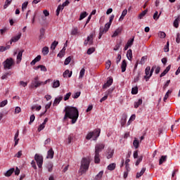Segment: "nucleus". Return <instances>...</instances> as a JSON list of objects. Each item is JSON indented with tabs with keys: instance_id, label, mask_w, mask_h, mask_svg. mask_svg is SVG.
Here are the masks:
<instances>
[{
	"instance_id": "obj_1",
	"label": "nucleus",
	"mask_w": 180,
	"mask_h": 180,
	"mask_svg": "<svg viewBox=\"0 0 180 180\" xmlns=\"http://www.w3.org/2000/svg\"><path fill=\"white\" fill-rule=\"evenodd\" d=\"M63 112H65L63 121H65L68 118L72 120V124H74L78 120V117H79V112L78 111V108L74 106H65Z\"/></svg>"
},
{
	"instance_id": "obj_2",
	"label": "nucleus",
	"mask_w": 180,
	"mask_h": 180,
	"mask_svg": "<svg viewBox=\"0 0 180 180\" xmlns=\"http://www.w3.org/2000/svg\"><path fill=\"white\" fill-rule=\"evenodd\" d=\"M100 135H101V129L98 128L94 129L92 131H89L86 136V139L91 140L92 139L93 141H96Z\"/></svg>"
},
{
	"instance_id": "obj_3",
	"label": "nucleus",
	"mask_w": 180,
	"mask_h": 180,
	"mask_svg": "<svg viewBox=\"0 0 180 180\" xmlns=\"http://www.w3.org/2000/svg\"><path fill=\"white\" fill-rule=\"evenodd\" d=\"M90 163L91 162H89V160L86 158H83V159H82L80 166V172L82 174L85 173L88 170Z\"/></svg>"
},
{
	"instance_id": "obj_4",
	"label": "nucleus",
	"mask_w": 180,
	"mask_h": 180,
	"mask_svg": "<svg viewBox=\"0 0 180 180\" xmlns=\"http://www.w3.org/2000/svg\"><path fill=\"white\" fill-rule=\"evenodd\" d=\"M15 64V62L13 58H8L3 62L4 68L5 70H11Z\"/></svg>"
},
{
	"instance_id": "obj_5",
	"label": "nucleus",
	"mask_w": 180,
	"mask_h": 180,
	"mask_svg": "<svg viewBox=\"0 0 180 180\" xmlns=\"http://www.w3.org/2000/svg\"><path fill=\"white\" fill-rule=\"evenodd\" d=\"M34 160L37 162V165L39 169L42 168L44 164V156L42 155H39V153H36L34 155Z\"/></svg>"
},
{
	"instance_id": "obj_6",
	"label": "nucleus",
	"mask_w": 180,
	"mask_h": 180,
	"mask_svg": "<svg viewBox=\"0 0 180 180\" xmlns=\"http://www.w3.org/2000/svg\"><path fill=\"white\" fill-rule=\"evenodd\" d=\"M32 87L37 89L41 86V81H39V76H36L31 83Z\"/></svg>"
},
{
	"instance_id": "obj_7",
	"label": "nucleus",
	"mask_w": 180,
	"mask_h": 180,
	"mask_svg": "<svg viewBox=\"0 0 180 180\" xmlns=\"http://www.w3.org/2000/svg\"><path fill=\"white\" fill-rule=\"evenodd\" d=\"M88 44L90 46L94 44V34H91L89 36L87 37L86 39L84 40V45L88 46Z\"/></svg>"
},
{
	"instance_id": "obj_8",
	"label": "nucleus",
	"mask_w": 180,
	"mask_h": 180,
	"mask_svg": "<svg viewBox=\"0 0 180 180\" xmlns=\"http://www.w3.org/2000/svg\"><path fill=\"white\" fill-rule=\"evenodd\" d=\"M105 148V144L102 143H96L95 146V153L99 154Z\"/></svg>"
},
{
	"instance_id": "obj_9",
	"label": "nucleus",
	"mask_w": 180,
	"mask_h": 180,
	"mask_svg": "<svg viewBox=\"0 0 180 180\" xmlns=\"http://www.w3.org/2000/svg\"><path fill=\"white\" fill-rule=\"evenodd\" d=\"M113 84V78L108 77L107 82L103 85V89H106Z\"/></svg>"
},
{
	"instance_id": "obj_10",
	"label": "nucleus",
	"mask_w": 180,
	"mask_h": 180,
	"mask_svg": "<svg viewBox=\"0 0 180 180\" xmlns=\"http://www.w3.org/2000/svg\"><path fill=\"white\" fill-rule=\"evenodd\" d=\"M150 66H147L146 68L145 69L146 75L144 76V79H146V82H148L149 79L152 77V76H150Z\"/></svg>"
},
{
	"instance_id": "obj_11",
	"label": "nucleus",
	"mask_w": 180,
	"mask_h": 180,
	"mask_svg": "<svg viewBox=\"0 0 180 180\" xmlns=\"http://www.w3.org/2000/svg\"><path fill=\"white\" fill-rule=\"evenodd\" d=\"M106 32H108V29L103 27H100L98 39H101L103 34H106Z\"/></svg>"
},
{
	"instance_id": "obj_12",
	"label": "nucleus",
	"mask_w": 180,
	"mask_h": 180,
	"mask_svg": "<svg viewBox=\"0 0 180 180\" xmlns=\"http://www.w3.org/2000/svg\"><path fill=\"white\" fill-rule=\"evenodd\" d=\"M54 154H55V152H54L53 148H51V149H49V150H48V152H47L46 158L47 159H53L54 158Z\"/></svg>"
},
{
	"instance_id": "obj_13",
	"label": "nucleus",
	"mask_w": 180,
	"mask_h": 180,
	"mask_svg": "<svg viewBox=\"0 0 180 180\" xmlns=\"http://www.w3.org/2000/svg\"><path fill=\"white\" fill-rule=\"evenodd\" d=\"M79 30L78 29V27H73L70 32V34L72 36H77V35H79Z\"/></svg>"
},
{
	"instance_id": "obj_14",
	"label": "nucleus",
	"mask_w": 180,
	"mask_h": 180,
	"mask_svg": "<svg viewBox=\"0 0 180 180\" xmlns=\"http://www.w3.org/2000/svg\"><path fill=\"white\" fill-rule=\"evenodd\" d=\"M23 53H24V50L20 51L18 52L16 58L18 64H19L22 61Z\"/></svg>"
},
{
	"instance_id": "obj_15",
	"label": "nucleus",
	"mask_w": 180,
	"mask_h": 180,
	"mask_svg": "<svg viewBox=\"0 0 180 180\" xmlns=\"http://www.w3.org/2000/svg\"><path fill=\"white\" fill-rule=\"evenodd\" d=\"M63 96H58L54 101H53V105H58L60 104V103L63 101Z\"/></svg>"
},
{
	"instance_id": "obj_16",
	"label": "nucleus",
	"mask_w": 180,
	"mask_h": 180,
	"mask_svg": "<svg viewBox=\"0 0 180 180\" xmlns=\"http://www.w3.org/2000/svg\"><path fill=\"white\" fill-rule=\"evenodd\" d=\"M21 37H22V32H18V35L12 37L11 41L15 43L21 39Z\"/></svg>"
},
{
	"instance_id": "obj_17",
	"label": "nucleus",
	"mask_w": 180,
	"mask_h": 180,
	"mask_svg": "<svg viewBox=\"0 0 180 180\" xmlns=\"http://www.w3.org/2000/svg\"><path fill=\"white\" fill-rule=\"evenodd\" d=\"M63 76L64 78H70L71 76H72V71H70V70H66L63 74Z\"/></svg>"
},
{
	"instance_id": "obj_18",
	"label": "nucleus",
	"mask_w": 180,
	"mask_h": 180,
	"mask_svg": "<svg viewBox=\"0 0 180 180\" xmlns=\"http://www.w3.org/2000/svg\"><path fill=\"white\" fill-rule=\"evenodd\" d=\"M179 22H180V15H179L177 17H175V20L173 22V26L177 29L179 27Z\"/></svg>"
},
{
	"instance_id": "obj_19",
	"label": "nucleus",
	"mask_w": 180,
	"mask_h": 180,
	"mask_svg": "<svg viewBox=\"0 0 180 180\" xmlns=\"http://www.w3.org/2000/svg\"><path fill=\"white\" fill-rule=\"evenodd\" d=\"M18 137H19V130L17 131V132L15 134V136H14V141H15L14 146H18L19 143L20 139H18Z\"/></svg>"
},
{
	"instance_id": "obj_20",
	"label": "nucleus",
	"mask_w": 180,
	"mask_h": 180,
	"mask_svg": "<svg viewBox=\"0 0 180 180\" xmlns=\"http://www.w3.org/2000/svg\"><path fill=\"white\" fill-rule=\"evenodd\" d=\"M39 32H40V34H39V40H41L44 38L46 30L45 28L42 27L40 29Z\"/></svg>"
},
{
	"instance_id": "obj_21",
	"label": "nucleus",
	"mask_w": 180,
	"mask_h": 180,
	"mask_svg": "<svg viewBox=\"0 0 180 180\" xmlns=\"http://www.w3.org/2000/svg\"><path fill=\"white\" fill-rule=\"evenodd\" d=\"M127 58L129 60L131 61L133 59V51L131 49H129L127 52Z\"/></svg>"
},
{
	"instance_id": "obj_22",
	"label": "nucleus",
	"mask_w": 180,
	"mask_h": 180,
	"mask_svg": "<svg viewBox=\"0 0 180 180\" xmlns=\"http://www.w3.org/2000/svg\"><path fill=\"white\" fill-rule=\"evenodd\" d=\"M39 69H40L41 72H47V68L44 65H39L35 68L36 70H38Z\"/></svg>"
},
{
	"instance_id": "obj_23",
	"label": "nucleus",
	"mask_w": 180,
	"mask_h": 180,
	"mask_svg": "<svg viewBox=\"0 0 180 180\" xmlns=\"http://www.w3.org/2000/svg\"><path fill=\"white\" fill-rule=\"evenodd\" d=\"M115 153V150L113 149H108L107 153V159H110L113 157V154Z\"/></svg>"
},
{
	"instance_id": "obj_24",
	"label": "nucleus",
	"mask_w": 180,
	"mask_h": 180,
	"mask_svg": "<svg viewBox=\"0 0 180 180\" xmlns=\"http://www.w3.org/2000/svg\"><path fill=\"white\" fill-rule=\"evenodd\" d=\"M120 33H122V27H118L117 29L115 30V32L112 35V37L115 38L117 37L119 34H120Z\"/></svg>"
},
{
	"instance_id": "obj_25",
	"label": "nucleus",
	"mask_w": 180,
	"mask_h": 180,
	"mask_svg": "<svg viewBox=\"0 0 180 180\" xmlns=\"http://www.w3.org/2000/svg\"><path fill=\"white\" fill-rule=\"evenodd\" d=\"M127 121V115L123 114L122 117L121 119L122 127H124L126 124Z\"/></svg>"
},
{
	"instance_id": "obj_26",
	"label": "nucleus",
	"mask_w": 180,
	"mask_h": 180,
	"mask_svg": "<svg viewBox=\"0 0 180 180\" xmlns=\"http://www.w3.org/2000/svg\"><path fill=\"white\" fill-rule=\"evenodd\" d=\"M127 68V63L126 60H123L121 65L122 72H126V68Z\"/></svg>"
},
{
	"instance_id": "obj_27",
	"label": "nucleus",
	"mask_w": 180,
	"mask_h": 180,
	"mask_svg": "<svg viewBox=\"0 0 180 180\" xmlns=\"http://www.w3.org/2000/svg\"><path fill=\"white\" fill-rule=\"evenodd\" d=\"M101 155H99V153H95V155H94V162L96 164H99V162H101Z\"/></svg>"
},
{
	"instance_id": "obj_28",
	"label": "nucleus",
	"mask_w": 180,
	"mask_h": 180,
	"mask_svg": "<svg viewBox=\"0 0 180 180\" xmlns=\"http://www.w3.org/2000/svg\"><path fill=\"white\" fill-rule=\"evenodd\" d=\"M12 75V72L11 71L7 72L4 74L2 75V76L1 77V79L4 80L8 79V76H11Z\"/></svg>"
},
{
	"instance_id": "obj_29",
	"label": "nucleus",
	"mask_w": 180,
	"mask_h": 180,
	"mask_svg": "<svg viewBox=\"0 0 180 180\" xmlns=\"http://www.w3.org/2000/svg\"><path fill=\"white\" fill-rule=\"evenodd\" d=\"M65 8V6L62 5H59L56 9V15L59 16L60 11H63Z\"/></svg>"
},
{
	"instance_id": "obj_30",
	"label": "nucleus",
	"mask_w": 180,
	"mask_h": 180,
	"mask_svg": "<svg viewBox=\"0 0 180 180\" xmlns=\"http://www.w3.org/2000/svg\"><path fill=\"white\" fill-rule=\"evenodd\" d=\"M133 146L136 149L139 148V146H140V141H139V139H137V138H134Z\"/></svg>"
},
{
	"instance_id": "obj_31",
	"label": "nucleus",
	"mask_w": 180,
	"mask_h": 180,
	"mask_svg": "<svg viewBox=\"0 0 180 180\" xmlns=\"http://www.w3.org/2000/svg\"><path fill=\"white\" fill-rule=\"evenodd\" d=\"M126 15H127V9H124L122 13L121 16L119 18V21H122V20L124 19V17H126Z\"/></svg>"
},
{
	"instance_id": "obj_32",
	"label": "nucleus",
	"mask_w": 180,
	"mask_h": 180,
	"mask_svg": "<svg viewBox=\"0 0 180 180\" xmlns=\"http://www.w3.org/2000/svg\"><path fill=\"white\" fill-rule=\"evenodd\" d=\"M49 53V48L48 46H44L42 49V54L44 56H47Z\"/></svg>"
},
{
	"instance_id": "obj_33",
	"label": "nucleus",
	"mask_w": 180,
	"mask_h": 180,
	"mask_svg": "<svg viewBox=\"0 0 180 180\" xmlns=\"http://www.w3.org/2000/svg\"><path fill=\"white\" fill-rule=\"evenodd\" d=\"M86 16H88V13H86V11L81 13L79 20L81 21L84 20L85 18H86Z\"/></svg>"
},
{
	"instance_id": "obj_34",
	"label": "nucleus",
	"mask_w": 180,
	"mask_h": 180,
	"mask_svg": "<svg viewBox=\"0 0 180 180\" xmlns=\"http://www.w3.org/2000/svg\"><path fill=\"white\" fill-rule=\"evenodd\" d=\"M142 99L139 98L137 101L134 102V108H139V107L142 104Z\"/></svg>"
},
{
	"instance_id": "obj_35",
	"label": "nucleus",
	"mask_w": 180,
	"mask_h": 180,
	"mask_svg": "<svg viewBox=\"0 0 180 180\" xmlns=\"http://www.w3.org/2000/svg\"><path fill=\"white\" fill-rule=\"evenodd\" d=\"M60 86V81H59V80H54V81H53V86H52V87H53V89H57V88H58Z\"/></svg>"
},
{
	"instance_id": "obj_36",
	"label": "nucleus",
	"mask_w": 180,
	"mask_h": 180,
	"mask_svg": "<svg viewBox=\"0 0 180 180\" xmlns=\"http://www.w3.org/2000/svg\"><path fill=\"white\" fill-rule=\"evenodd\" d=\"M146 172V167H143L140 172V173H136V179H139L140 177H141V176H143V174H144V172Z\"/></svg>"
},
{
	"instance_id": "obj_37",
	"label": "nucleus",
	"mask_w": 180,
	"mask_h": 180,
	"mask_svg": "<svg viewBox=\"0 0 180 180\" xmlns=\"http://www.w3.org/2000/svg\"><path fill=\"white\" fill-rule=\"evenodd\" d=\"M102 176H103V170H101V172H99V173H98V174H96V176H95V179L101 180V179H102Z\"/></svg>"
},
{
	"instance_id": "obj_38",
	"label": "nucleus",
	"mask_w": 180,
	"mask_h": 180,
	"mask_svg": "<svg viewBox=\"0 0 180 180\" xmlns=\"http://www.w3.org/2000/svg\"><path fill=\"white\" fill-rule=\"evenodd\" d=\"M58 44H59V42H58V41H54L51 44V50L54 51V50L56 49V47H57V46H58Z\"/></svg>"
},
{
	"instance_id": "obj_39",
	"label": "nucleus",
	"mask_w": 180,
	"mask_h": 180,
	"mask_svg": "<svg viewBox=\"0 0 180 180\" xmlns=\"http://www.w3.org/2000/svg\"><path fill=\"white\" fill-rule=\"evenodd\" d=\"M14 172H15L14 168L10 169L5 173V176H11L13 174Z\"/></svg>"
},
{
	"instance_id": "obj_40",
	"label": "nucleus",
	"mask_w": 180,
	"mask_h": 180,
	"mask_svg": "<svg viewBox=\"0 0 180 180\" xmlns=\"http://www.w3.org/2000/svg\"><path fill=\"white\" fill-rule=\"evenodd\" d=\"M116 168V163H110V165L108 166V169L110 171H113Z\"/></svg>"
},
{
	"instance_id": "obj_41",
	"label": "nucleus",
	"mask_w": 180,
	"mask_h": 180,
	"mask_svg": "<svg viewBox=\"0 0 180 180\" xmlns=\"http://www.w3.org/2000/svg\"><path fill=\"white\" fill-rule=\"evenodd\" d=\"M11 46L9 45L6 46H0V52H4L8 49H10Z\"/></svg>"
},
{
	"instance_id": "obj_42",
	"label": "nucleus",
	"mask_w": 180,
	"mask_h": 180,
	"mask_svg": "<svg viewBox=\"0 0 180 180\" xmlns=\"http://www.w3.org/2000/svg\"><path fill=\"white\" fill-rule=\"evenodd\" d=\"M81 96V91H77L72 95V98L74 99H77Z\"/></svg>"
},
{
	"instance_id": "obj_43",
	"label": "nucleus",
	"mask_w": 180,
	"mask_h": 180,
	"mask_svg": "<svg viewBox=\"0 0 180 180\" xmlns=\"http://www.w3.org/2000/svg\"><path fill=\"white\" fill-rule=\"evenodd\" d=\"M85 75V68H82L79 72V79H82Z\"/></svg>"
},
{
	"instance_id": "obj_44",
	"label": "nucleus",
	"mask_w": 180,
	"mask_h": 180,
	"mask_svg": "<svg viewBox=\"0 0 180 180\" xmlns=\"http://www.w3.org/2000/svg\"><path fill=\"white\" fill-rule=\"evenodd\" d=\"M148 13V10L146 9L144 10L143 11H142L139 15V18L140 20H141L146 15V13Z\"/></svg>"
},
{
	"instance_id": "obj_45",
	"label": "nucleus",
	"mask_w": 180,
	"mask_h": 180,
	"mask_svg": "<svg viewBox=\"0 0 180 180\" xmlns=\"http://www.w3.org/2000/svg\"><path fill=\"white\" fill-rule=\"evenodd\" d=\"M134 42V37H133V38L127 41V45L129 46V47H131V46H133Z\"/></svg>"
},
{
	"instance_id": "obj_46",
	"label": "nucleus",
	"mask_w": 180,
	"mask_h": 180,
	"mask_svg": "<svg viewBox=\"0 0 180 180\" xmlns=\"http://www.w3.org/2000/svg\"><path fill=\"white\" fill-rule=\"evenodd\" d=\"M138 93H139V87L137 86L132 87L131 94L133 95H136Z\"/></svg>"
},
{
	"instance_id": "obj_47",
	"label": "nucleus",
	"mask_w": 180,
	"mask_h": 180,
	"mask_svg": "<svg viewBox=\"0 0 180 180\" xmlns=\"http://www.w3.org/2000/svg\"><path fill=\"white\" fill-rule=\"evenodd\" d=\"M8 101L7 99L2 101L0 103V108H4V107H5L6 105H8Z\"/></svg>"
},
{
	"instance_id": "obj_48",
	"label": "nucleus",
	"mask_w": 180,
	"mask_h": 180,
	"mask_svg": "<svg viewBox=\"0 0 180 180\" xmlns=\"http://www.w3.org/2000/svg\"><path fill=\"white\" fill-rule=\"evenodd\" d=\"M28 5H29L28 1H25L24 3H22V11H25V10L27 9Z\"/></svg>"
},
{
	"instance_id": "obj_49",
	"label": "nucleus",
	"mask_w": 180,
	"mask_h": 180,
	"mask_svg": "<svg viewBox=\"0 0 180 180\" xmlns=\"http://www.w3.org/2000/svg\"><path fill=\"white\" fill-rule=\"evenodd\" d=\"M36 119L34 114L30 115L29 124H32Z\"/></svg>"
},
{
	"instance_id": "obj_50",
	"label": "nucleus",
	"mask_w": 180,
	"mask_h": 180,
	"mask_svg": "<svg viewBox=\"0 0 180 180\" xmlns=\"http://www.w3.org/2000/svg\"><path fill=\"white\" fill-rule=\"evenodd\" d=\"M135 120H136V115L135 114L131 115V116L130 117L127 122V124L130 125V122L134 121Z\"/></svg>"
},
{
	"instance_id": "obj_51",
	"label": "nucleus",
	"mask_w": 180,
	"mask_h": 180,
	"mask_svg": "<svg viewBox=\"0 0 180 180\" xmlns=\"http://www.w3.org/2000/svg\"><path fill=\"white\" fill-rule=\"evenodd\" d=\"M13 0H6L5 4L4 6V8H7L12 3Z\"/></svg>"
},
{
	"instance_id": "obj_52",
	"label": "nucleus",
	"mask_w": 180,
	"mask_h": 180,
	"mask_svg": "<svg viewBox=\"0 0 180 180\" xmlns=\"http://www.w3.org/2000/svg\"><path fill=\"white\" fill-rule=\"evenodd\" d=\"M72 93L71 92H68L67 93L65 96H64V101H67L70 99V98L71 97Z\"/></svg>"
},
{
	"instance_id": "obj_53",
	"label": "nucleus",
	"mask_w": 180,
	"mask_h": 180,
	"mask_svg": "<svg viewBox=\"0 0 180 180\" xmlns=\"http://www.w3.org/2000/svg\"><path fill=\"white\" fill-rule=\"evenodd\" d=\"M72 140H74V134H70L68 137V143H71V142L72 141Z\"/></svg>"
},
{
	"instance_id": "obj_54",
	"label": "nucleus",
	"mask_w": 180,
	"mask_h": 180,
	"mask_svg": "<svg viewBox=\"0 0 180 180\" xmlns=\"http://www.w3.org/2000/svg\"><path fill=\"white\" fill-rule=\"evenodd\" d=\"M167 160V156H162L159 160V165H161L163 162H165Z\"/></svg>"
},
{
	"instance_id": "obj_55",
	"label": "nucleus",
	"mask_w": 180,
	"mask_h": 180,
	"mask_svg": "<svg viewBox=\"0 0 180 180\" xmlns=\"http://www.w3.org/2000/svg\"><path fill=\"white\" fill-rule=\"evenodd\" d=\"M71 63V56L68 57L64 62L65 65H68Z\"/></svg>"
},
{
	"instance_id": "obj_56",
	"label": "nucleus",
	"mask_w": 180,
	"mask_h": 180,
	"mask_svg": "<svg viewBox=\"0 0 180 180\" xmlns=\"http://www.w3.org/2000/svg\"><path fill=\"white\" fill-rule=\"evenodd\" d=\"M179 123H174V124H172V126H171V130H172V131L173 132L174 131V129H177V127H179Z\"/></svg>"
},
{
	"instance_id": "obj_57",
	"label": "nucleus",
	"mask_w": 180,
	"mask_h": 180,
	"mask_svg": "<svg viewBox=\"0 0 180 180\" xmlns=\"http://www.w3.org/2000/svg\"><path fill=\"white\" fill-rule=\"evenodd\" d=\"M115 18V15H112L110 17V20L108 22H107V25L109 27L110 25H112V22L113 21V19Z\"/></svg>"
},
{
	"instance_id": "obj_58",
	"label": "nucleus",
	"mask_w": 180,
	"mask_h": 180,
	"mask_svg": "<svg viewBox=\"0 0 180 180\" xmlns=\"http://www.w3.org/2000/svg\"><path fill=\"white\" fill-rule=\"evenodd\" d=\"M65 52L60 50V52L58 53V57H59L60 58H62L65 56Z\"/></svg>"
},
{
	"instance_id": "obj_59",
	"label": "nucleus",
	"mask_w": 180,
	"mask_h": 180,
	"mask_svg": "<svg viewBox=\"0 0 180 180\" xmlns=\"http://www.w3.org/2000/svg\"><path fill=\"white\" fill-rule=\"evenodd\" d=\"M120 60H122V55L120 53H118L116 59L117 65H119V63H120Z\"/></svg>"
},
{
	"instance_id": "obj_60",
	"label": "nucleus",
	"mask_w": 180,
	"mask_h": 180,
	"mask_svg": "<svg viewBox=\"0 0 180 180\" xmlns=\"http://www.w3.org/2000/svg\"><path fill=\"white\" fill-rule=\"evenodd\" d=\"M45 127H46V125L44 124H41L39 126V127H38V131L39 132H40V131H41L43 129H45Z\"/></svg>"
},
{
	"instance_id": "obj_61",
	"label": "nucleus",
	"mask_w": 180,
	"mask_h": 180,
	"mask_svg": "<svg viewBox=\"0 0 180 180\" xmlns=\"http://www.w3.org/2000/svg\"><path fill=\"white\" fill-rule=\"evenodd\" d=\"M94 52H95V48H89L87 50V54L88 55H91V54L94 53Z\"/></svg>"
},
{
	"instance_id": "obj_62",
	"label": "nucleus",
	"mask_w": 180,
	"mask_h": 180,
	"mask_svg": "<svg viewBox=\"0 0 180 180\" xmlns=\"http://www.w3.org/2000/svg\"><path fill=\"white\" fill-rule=\"evenodd\" d=\"M53 163H49V165H48L47 166L48 171L49 172H51L53 171Z\"/></svg>"
},
{
	"instance_id": "obj_63",
	"label": "nucleus",
	"mask_w": 180,
	"mask_h": 180,
	"mask_svg": "<svg viewBox=\"0 0 180 180\" xmlns=\"http://www.w3.org/2000/svg\"><path fill=\"white\" fill-rule=\"evenodd\" d=\"M160 18V15H158V12L155 11V13L153 14V19L155 20H158Z\"/></svg>"
},
{
	"instance_id": "obj_64",
	"label": "nucleus",
	"mask_w": 180,
	"mask_h": 180,
	"mask_svg": "<svg viewBox=\"0 0 180 180\" xmlns=\"http://www.w3.org/2000/svg\"><path fill=\"white\" fill-rule=\"evenodd\" d=\"M158 35L161 39H164L166 37V34L164 32H160Z\"/></svg>"
}]
</instances>
